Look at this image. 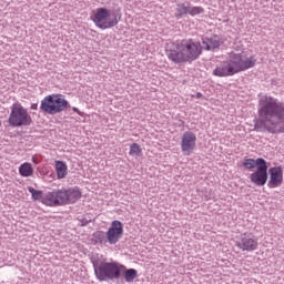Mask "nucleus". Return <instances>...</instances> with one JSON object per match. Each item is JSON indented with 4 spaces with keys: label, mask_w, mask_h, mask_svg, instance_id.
Here are the masks:
<instances>
[{
    "label": "nucleus",
    "mask_w": 284,
    "mask_h": 284,
    "mask_svg": "<svg viewBox=\"0 0 284 284\" xmlns=\"http://www.w3.org/2000/svg\"><path fill=\"white\" fill-rule=\"evenodd\" d=\"M258 119L255 121L256 132H284V103L276 98L265 95L260 100Z\"/></svg>",
    "instance_id": "f257e3e1"
},
{
    "label": "nucleus",
    "mask_w": 284,
    "mask_h": 284,
    "mask_svg": "<svg viewBox=\"0 0 284 284\" xmlns=\"http://www.w3.org/2000/svg\"><path fill=\"white\" fill-rule=\"evenodd\" d=\"M29 194L33 201H40L43 205L49 207H59L61 205H70L77 203L81 199V191L77 187L71 189H57L50 192H47L43 195V191L36 190L32 186L28 187Z\"/></svg>",
    "instance_id": "f03ea898"
},
{
    "label": "nucleus",
    "mask_w": 284,
    "mask_h": 284,
    "mask_svg": "<svg viewBox=\"0 0 284 284\" xmlns=\"http://www.w3.org/2000/svg\"><path fill=\"white\" fill-rule=\"evenodd\" d=\"M203 47L194 40H182L166 50V57L173 63H192L201 57Z\"/></svg>",
    "instance_id": "7ed1b4c3"
},
{
    "label": "nucleus",
    "mask_w": 284,
    "mask_h": 284,
    "mask_svg": "<svg viewBox=\"0 0 284 284\" xmlns=\"http://www.w3.org/2000/svg\"><path fill=\"white\" fill-rule=\"evenodd\" d=\"M254 65H256V59H254V57L243 60V53L232 51L229 54V61L220 64L213 71V75L234 77V74H239V72H245V70H250V68H254Z\"/></svg>",
    "instance_id": "20e7f679"
},
{
    "label": "nucleus",
    "mask_w": 284,
    "mask_h": 284,
    "mask_svg": "<svg viewBox=\"0 0 284 284\" xmlns=\"http://www.w3.org/2000/svg\"><path fill=\"white\" fill-rule=\"evenodd\" d=\"M94 274L98 281H119L121 278V267L116 262H104L99 255L91 256Z\"/></svg>",
    "instance_id": "39448f33"
},
{
    "label": "nucleus",
    "mask_w": 284,
    "mask_h": 284,
    "mask_svg": "<svg viewBox=\"0 0 284 284\" xmlns=\"http://www.w3.org/2000/svg\"><path fill=\"white\" fill-rule=\"evenodd\" d=\"M119 21H121V13L105 8H98L93 16V22L100 30H110L119 26Z\"/></svg>",
    "instance_id": "423d86ee"
},
{
    "label": "nucleus",
    "mask_w": 284,
    "mask_h": 284,
    "mask_svg": "<svg viewBox=\"0 0 284 284\" xmlns=\"http://www.w3.org/2000/svg\"><path fill=\"white\" fill-rule=\"evenodd\" d=\"M68 108H70L68 100L54 94L44 97L40 104L41 112L51 115L59 114L68 110Z\"/></svg>",
    "instance_id": "0eeeda50"
},
{
    "label": "nucleus",
    "mask_w": 284,
    "mask_h": 284,
    "mask_svg": "<svg viewBox=\"0 0 284 284\" xmlns=\"http://www.w3.org/2000/svg\"><path fill=\"white\" fill-rule=\"evenodd\" d=\"M9 125L12 128H22L32 125V116L28 113V109L20 103H13L8 119Z\"/></svg>",
    "instance_id": "6e6552de"
},
{
    "label": "nucleus",
    "mask_w": 284,
    "mask_h": 284,
    "mask_svg": "<svg viewBox=\"0 0 284 284\" xmlns=\"http://www.w3.org/2000/svg\"><path fill=\"white\" fill-rule=\"evenodd\" d=\"M235 245L242 252H255L258 250V239L252 233H243L237 237Z\"/></svg>",
    "instance_id": "1a4fd4ad"
},
{
    "label": "nucleus",
    "mask_w": 284,
    "mask_h": 284,
    "mask_svg": "<svg viewBox=\"0 0 284 284\" xmlns=\"http://www.w3.org/2000/svg\"><path fill=\"white\" fill-rule=\"evenodd\" d=\"M181 150L184 156H190L196 150V134L185 131L181 138Z\"/></svg>",
    "instance_id": "9d476101"
},
{
    "label": "nucleus",
    "mask_w": 284,
    "mask_h": 284,
    "mask_svg": "<svg viewBox=\"0 0 284 284\" xmlns=\"http://www.w3.org/2000/svg\"><path fill=\"white\" fill-rule=\"evenodd\" d=\"M123 237V223L121 221L115 220L111 223L106 232V241L109 245H116L119 241Z\"/></svg>",
    "instance_id": "9b49d317"
},
{
    "label": "nucleus",
    "mask_w": 284,
    "mask_h": 284,
    "mask_svg": "<svg viewBox=\"0 0 284 284\" xmlns=\"http://www.w3.org/2000/svg\"><path fill=\"white\" fill-rule=\"evenodd\" d=\"M267 162L264 164L260 163L258 169L250 175V181L257 185V187H263L267 183Z\"/></svg>",
    "instance_id": "f8f14e48"
},
{
    "label": "nucleus",
    "mask_w": 284,
    "mask_h": 284,
    "mask_svg": "<svg viewBox=\"0 0 284 284\" xmlns=\"http://www.w3.org/2000/svg\"><path fill=\"white\" fill-rule=\"evenodd\" d=\"M270 181L267 187L274 190L283 185V169L281 166H273L268 170Z\"/></svg>",
    "instance_id": "ddd939ff"
},
{
    "label": "nucleus",
    "mask_w": 284,
    "mask_h": 284,
    "mask_svg": "<svg viewBox=\"0 0 284 284\" xmlns=\"http://www.w3.org/2000/svg\"><path fill=\"white\" fill-rule=\"evenodd\" d=\"M223 41H221V38L219 36H213L211 38H202V45L204 50H216L217 48H221V44Z\"/></svg>",
    "instance_id": "4468645a"
},
{
    "label": "nucleus",
    "mask_w": 284,
    "mask_h": 284,
    "mask_svg": "<svg viewBox=\"0 0 284 284\" xmlns=\"http://www.w3.org/2000/svg\"><path fill=\"white\" fill-rule=\"evenodd\" d=\"M264 163H267V161H265V159L263 158H258L256 160L245 159L243 162V168H245L246 170H254V168H256V170H258L260 165H264Z\"/></svg>",
    "instance_id": "2eb2a0df"
},
{
    "label": "nucleus",
    "mask_w": 284,
    "mask_h": 284,
    "mask_svg": "<svg viewBox=\"0 0 284 284\" xmlns=\"http://www.w3.org/2000/svg\"><path fill=\"white\" fill-rule=\"evenodd\" d=\"M190 2L178 3L175 8V18L183 19L185 14H189Z\"/></svg>",
    "instance_id": "dca6fc26"
},
{
    "label": "nucleus",
    "mask_w": 284,
    "mask_h": 284,
    "mask_svg": "<svg viewBox=\"0 0 284 284\" xmlns=\"http://www.w3.org/2000/svg\"><path fill=\"white\" fill-rule=\"evenodd\" d=\"M55 172L58 179H65L68 176V164L63 161H55Z\"/></svg>",
    "instance_id": "f3484780"
},
{
    "label": "nucleus",
    "mask_w": 284,
    "mask_h": 284,
    "mask_svg": "<svg viewBox=\"0 0 284 284\" xmlns=\"http://www.w3.org/2000/svg\"><path fill=\"white\" fill-rule=\"evenodd\" d=\"M93 241L95 244L105 245L108 243V233L103 231H97L93 233Z\"/></svg>",
    "instance_id": "a211bd4d"
},
{
    "label": "nucleus",
    "mask_w": 284,
    "mask_h": 284,
    "mask_svg": "<svg viewBox=\"0 0 284 284\" xmlns=\"http://www.w3.org/2000/svg\"><path fill=\"white\" fill-rule=\"evenodd\" d=\"M19 172L21 176H32L34 169H32V164L30 163H23L19 168Z\"/></svg>",
    "instance_id": "6ab92c4d"
},
{
    "label": "nucleus",
    "mask_w": 284,
    "mask_h": 284,
    "mask_svg": "<svg viewBox=\"0 0 284 284\" xmlns=\"http://www.w3.org/2000/svg\"><path fill=\"white\" fill-rule=\"evenodd\" d=\"M136 276H139L136 270L134 268H128L124 272V281L125 283H134V278H136Z\"/></svg>",
    "instance_id": "aec40b11"
},
{
    "label": "nucleus",
    "mask_w": 284,
    "mask_h": 284,
    "mask_svg": "<svg viewBox=\"0 0 284 284\" xmlns=\"http://www.w3.org/2000/svg\"><path fill=\"white\" fill-rule=\"evenodd\" d=\"M141 145H139L138 143H132L130 146V156H141Z\"/></svg>",
    "instance_id": "412c9836"
},
{
    "label": "nucleus",
    "mask_w": 284,
    "mask_h": 284,
    "mask_svg": "<svg viewBox=\"0 0 284 284\" xmlns=\"http://www.w3.org/2000/svg\"><path fill=\"white\" fill-rule=\"evenodd\" d=\"M203 12H205V10L202 7H192L189 3V14L191 17H196V14H203Z\"/></svg>",
    "instance_id": "4be33fe9"
},
{
    "label": "nucleus",
    "mask_w": 284,
    "mask_h": 284,
    "mask_svg": "<svg viewBox=\"0 0 284 284\" xmlns=\"http://www.w3.org/2000/svg\"><path fill=\"white\" fill-rule=\"evenodd\" d=\"M31 110H39V104L37 103L31 104Z\"/></svg>",
    "instance_id": "5701e85b"
},
{
    "label": "nucleus",
    "mask_w": 284,
    "mask_h": 284,
    "mask_svg": "<svg viewBox=\"0 0 284 284\" xmlns=\"http://www.w3.org/2000/svg\"><path fill=\"white\" fill-rule=\"evenodd\" d=\"M195 97H196V99H201L203 97V93L197 92Z\"/></svg>",
    "instance_id": "b1692460"
},
{
    "label": "nucleus",
    "mask_w": 284,
    "mask_h": 284,
    "mask_svg": "<svg viewBox=\"0 0 284 284\" xmlns=\"http://www.w3.org/2000/svg\"><path fill=\"white\" fill-rule=\"evenodd\" d=\"M73 112H79V109L77 106L72 108Z\"/></svg>",
    "instance_id": "393cba45"
},
{
    "label": "nucleus",
    "mask_w": 284,
    "mask_h": 284,
    "mask_svg": "<svg viewBox=\"0 0 284 284\" xmlns=\"http://www.w3.org/2000/svg\"><path fill=\"white\" fill-rule=\"evenodd\" d=\"M0 128H1V121H0Z\"/></svg>",
    "instance_id": "a878e982"
}]
</instances>
